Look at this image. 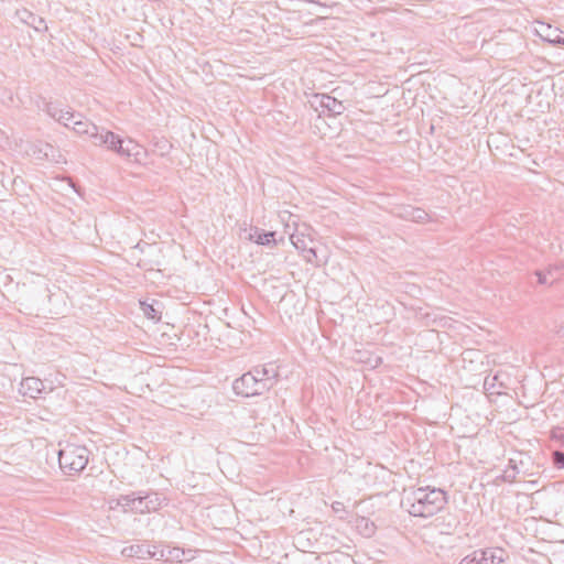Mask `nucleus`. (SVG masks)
<instances>
[{"instance_id":"obj_1","label":"nucleus","mask_w":564,"mask_h":564,"mask_svg":"<svg viewBox=\"0 0 564 564\" xmlns=\"http://www.w3.org/2000/svg\"><path fill=\"white\" fill-rule=\"evenodd\" d=\"M447 503V495L440 488L420 487L404 490L401 507L413 517L430 518Z\"/></svg>"},{"instance_id":"obj_2","label":"nucleus","mask_w":564,"mask_h":564,"mask_svg":"<svg viewBox=\"0 0 564 564\" xmlns=\"http://www.w3.org/2000/svg\"><path fill=\"white\" fill-rule=\"evenodd\" d=\"M276 377L278 371L273 367L257 366L236 379L232 389L236 394L247 398L260 395L274 386Z\"/></svg>"},{"instance_id":"obj_3","label":"nucleus","mask_w":564,"mask_h":564,"mask_svg":"<svg viewBox=\"0 0 564 564\" xmlns=\"http://www.w3.org/2000/svg\"><path fill=\"white\" fill-rule=\"evenodd\" d=\"M89 451L84 445L67 443L58 449L61 470L67 476L82 473L88 464Z\"/></svg>"},{"instance_id":"obj_4","label":"nucleus","mask_w":564,"mask_h":564,"mask_svg":"<svg viewBox=\"0 0 564 564\" xmlns=\"http://www.w3.org/2000/svg\"><path fill=\"white\" fill-rule=\"evenodd\" d=\"M91 142L95 145H105L108 150H112L123 158L138 156L141 151V147L134 141H124L118 134L104 128L97 130Z\"/></svg>"},{"instance_id":"obj_5","label":"nucleus","mask_w":564,"mask_h":564,"mask_svg":"<svg viewBox=\"0 0 564 564\" xmlns=\"http://www.w3.org/2000/svg\"><path fill=\"white\" fill-rule=\"evenodd\" d=\"M312 105L316 110L322 109L323 112H327L330 116L341 115L346 109L343 101L326 94H315Z\"/></svg>"},{"instance_id":"obj_6","label":"nucleus","mask_w":564,"mask_h":564,"mask_svg":"<svg viewBox=\"0 0 564 564\" xmlns=\"http://www.w3.org/2000/svg\"><path fill=\"white\" fill-rule=\"evenodd\" d=\"M137 506L133 509L134 513L141 514L158 511L164 501V498L158 492H147L145 495L137 492Z\"/></svg>"},{"instance_id":"obj_7","label":"nucleus","mask_w":564,"mask_h":564,"mask_svg":"<svg viewBox=\"0 0 564 564\" xmlns=\"http://www.w3.org/2000/svg\"><path fill=\"white\" fill-rule=\"evenodd\" d=\"M475 556L478 564H501L509 558L508 552L501 547L475 550Z\"/></svg>"},{"instance_id":"obj_8","label":"nucleus","mask_w":564,"mask_h":564,"mask_svg":"<svg viewBox=\"0 0 564 564\" xmlns=\"http://www.w3.org/2000/svg\"><path fill=\"white\" fill-rule=\"evenodd\" d=\"M28 154L34 156L37 160H47V161H55L56 160V153L57 150L55 147H53L50 143L37 141L34 143H31L29 149L26 150Z\"/></svg>"},{"instance_id":"obj_9","label":"nucleus","mask_w":564,"mask_h":564,"mask_svg":"<svg viewBox=\"0 0 564 564\" xmlns=\"http://www.w3.org/2000/svg\"><path fill=\"white\" fill-rule=\"evenodd\" d=\"M534 274L538 278L539 284L542 285H552L555 281H557L562 274H564V264L555 263L549 265L545 270H536Z\"/></svg>"},{"instance_id":"obj_10","label":"nucleus","mask_w":564,"mask_h":564,"mask_svg":"<svg viewBox=\"0 0 564 564\" xmlns=\"http://www.w3.org/2000/svg\"><path fill=\"white\" fill-rule=\"evenodd\" d=\"M15 14L22 23L33 28L36 32H46L48 29L43 18L37 17L28 9L17 10Z\"/></svg>"},{"instance_id":"obj_11","label":"nucleus","mask_w":564,"mask_h":564,"mask_svg":"<svg viewBox=\"0 0 564 564\" xmlns=\"http://www.w3.org/2000/svg\"><path fill=\"white\" fill-rule=\"evenodd\" d=\"M46 112L50 117L64 124L65 127H69V121H74L76 118H79V113L61 109L57 105L54 104L46 105Z\"/></svg>"},{"instance_id":"obj_12","label":"nucleus","mask_w":564,"mask_h":564,"mask_svg":"<svg viewBox=\"0 0 564 564\" xmlns=\"http://www.w3.org/2000/svg\"><path fill=\"white\" fill-rule=\"evenodd\" d=\"M399 216L404 220L421 224L430 220V215L424 209L411 205L403 206L399 212Z\"/></svg>"},{"instance_id":"obj_13","label":"nucleus","mask_w":564,"mask_h":564,"mask_svg":"<svg viewBox=\"0 0 564 564\" xmlns=\"http://www.w3.org/2000/svg\"><path fill=\"white\" fill-rule=\"evenodd\" d=\"M275 235V231H264L258 227H253L250 230L249 239L260 246L274 247L278 243Z\"/></svg>"},{"instance_id":"obj_14","label":"nucleus","mask_w":564,"mask_h":564,"mask_svg":"<svg viewBox=\"0 0 564 564\" xmlns=\"http://www.w3.org/2000/svg\"><path fill=\"white\" fill-rule=\"evenodd\" d=\"M44 389V383L35 377L24 378L20 384V392L30 398H36Z\"/></svg>"},{"instance_id":"obj_15","label":"nucleus","mask_w":564,"mask_h":564,"mask_svg":"<svg viewBox=\"0 0 564 564\" xmlns=\"http://www.w3.org/2000/svg\"><path fill=\"white\" fill-rule=\"evenodd\" d=\"M72 129L79 135H87L90 140H93L97 130L99 129L95 123L86 119L82 113H79V118H76L73 121Z\"/></svg>"},{"instance_id":"obj_16","label":"nucleus","mask_w":564,"mask_h":564,"mask_svg":"<svg viewBox=\"0 0 564 564\" xmlns=\"http://www.w3.org/2000/svg\"><path fill=\"white\" fill-rule=\"evenodd\" d=\"M122 555L126 557L138 558V560H150L151 558V545L147 543L132 544L123 547Z\"/></svg>"},{"instance_id":"obj_17","label":"nucleus","mask_w":564,"mask_h":564,"mask_svg":"<svg viewBox=\"0 0 564 564\" xmlns=\"http://www.w3.org/2000/svg\"><path fill=\"white\" fill-rule=\"evenodd\" d=\"M541 39L553 45L564 44V34L557 29H553L549 24L541 23V30L536 31Z\"/></svg>"},{"instance_id":"obj_18","label":"nucleus","mask_w":564,"mask_h":564,"mask_svg":"<svg viewBox=\"0 0 564 564\" xmlns=\"http://www.w3.org/2000/svg\"><path fill=\"white\" fill-rule=\"evenodd\" d=\"M137 492H131L129 495H121L117 498V506H120L122 508L123 512H133L137 506Z\"/></svg>"},{"instance_id":"obj_19","label":"nucleus","mask_w":564,"mask_h":564,"mask_svg":"<svg viewBox=\"0 0 564 564\" xmlns=\"http://www.w3.org/2000/svg\"><path fill=\"white\" fill-rule=\"evenodd\" d=\"M186 552L181 547H165V562L166 563H182Z\"/></svg>"},{"instance_id":"obj_20","label":"nucleus","mask_w":564,"mask_h":564,"mask_svg":"<svg viewBox=\"0 0 564 564\" xmlns=\"http://www.w3.org/2000/svg\"><path fill=\"white\" fill-rule=\"evenodd\" d=\"M356 528L359 530V532L364 535V536H371L375 531H376V525L373 522H371L369 519L367 518H358L356 520Z\"/></svg>"},{"instance_id":"obj_21","label":"nucleus","mask_w":564,"mask_h":564,"mask_svg":"<svg viewBox=\"0 0 564 564\" xmlns=\"http://www.w3.org/2000/svg\"><path fill=\"white\" fill-rule=\"evenodd\" d=\"M503 384L499 382V376L495 375L492 377H486L484 381V388L491 393L500 394L501 392L498 390V388H502Z\"/></svg>"},{"instance_id":"obj_22","label":"nucleus","mask_w":564,"mask_h":564,"mask_svg":"<svg viewBox=\"0 0 564 564\" xmlns=\"http://www.w3.org/2000/svg\"><path fill=\"white\" fill-rule=\"evenodd\" d=\"M292 245L301 252H304L308 248L306 238L300 234H293L290 237Z\"/></svg>"},{"instance_id":"obj_23","label":"nucleus","mask_w":564,"mask_h":564,"mask_svg":"<svg viewBox=\"0 0 564 564\" xmlns=\"http://www.w3.org/2000/svg\"><path fill=\"white\" fill-rule=\"evenodd\" d=\"M517 474H518V468L513 464V460H510V468L505 470V473L502 475V479L505 481L512 482V481H514Z\"/></svg>"},{"instance_id":"obj_24","label":"nucleus","mask_w":564,"mask_h":564,"mask_svg":"<svg viewBox=\"0 0 564 564\" xmlns=\"http://www.w3.org/2000/svg\"><path fill=\"white\" fill-rule=\"evenodd\" d=\"M151 558L165 562V547L151 546Z\"/></svg>"},{"instance_id":"obj_25","label":"nucleus","mask_w":564,"mask_h":564,"mask_svg":"<svg viewBox=\"0 0 564 564\" xmlns=\"http://www.w3.org/2000/svg\"><path fill=\"white\" fill-rule=\"evenodd\" d=\"M142 305L144 306L143 312L147 317H149L151 319H160L161 318V313L158 310H155L153 307V305H145L144 303H142Z\"/></svg>"},{"instance_id":"obj_26","label":"nucleus","mask_w":564,"mask_h":564,"mask_svg":"<svg viewBox=\"0 0 564 564\" xmlns=\"http://www.w3.org/2000/svg\"><path fill=\"white\" fill-rule=\"evenodd\" d=\"M553 464L557 468H564V452L555 451L552 453Z\"/></svg>"},{"instance_id":"obj_27","label":"nucleus","mask_w":564,"mask_h":564,"mask_svg":"<svg viewBox=\"0 0 564 564\" xmlns=\"http://www.w3.org/2000/svg\"><path fill=\"white\" fill-rule=\"evenodd\" d=\"M302 253H303L304 259H305L307 262H311V263H313V262H314V260H315V259H316V257H317V256H316V251H315V249H314V248H312V247H308V248H307L304 252H302Z\"/></svg>"},{"instance_id":"obj_28","label":"nucleus","mask_w":564,"mask_h":564,"mask_svg":"<svg viewBox=\"0 0 564 564\" xmlns=\"http://www.w3.org/2000/svg\"><path fill=\"white\" fill-rule=\"evenodd\" d=\"M475 551L468 555H466L458 564H478V561L476 560Z\"/></svg>"},{"instance_id":"obj_29","label":"nucleus","mask_w":564,"mask_h":564,"mask_svg":"<svg viewBox=\"0 0 564 564\" xmlns=\"http://www.w3.org/2000/svg\"><path fill=\"white\" fill-rule=\"evenodd\" d=\"M332 508H333V510H334L336 513H339V512H341V511H344V510H345L344 503L338 502V501H335V502L332 505Z\"/></svg>"},{"instance_id":"obj_30","label":"nucleus","mask_w":564,"mask_h":564,"mask_svg":"<svg viewBox=\"0 0 564 564\" xmlns=\"http://www.w3.org/2000/svg\"><path fill=\"white\" fill-rule=\"evenodd\" d=\"M43 292H44V299L50 301L51 300V291L46 283H44V285H43Z\"/></svg>"},{"instance_id":"obj_31","label":"nucleus","mask_w":564,"mask_h":564,"mask_svg":"<svg viewBox=\"0 0 564 564\" xmlns=\"http://www.w3.org/2000/svg\"><path fill=\"white\" fill-rule=\"evenodd\" d=\"M562 436H563L562 429H554V430H552V437L553 438H558V437H562Z\"/></svg>"},{"instance_id":"obj_32","label":"nucleus","mask_w":564,"mask_h":564,"mask_svg":"<svg viewBox=\"0 0 564 564\" xmlns=\"http://www.w3.org/2000/svg\"><path fill=\"white\" fill-rule=\"evenodd\" d=\"M108 503H109V508H110V509H112V510H115V509H117V508H119V507H120V506H117V498H115V499H110V500L108 501Z\"/></svg>"},{"instance_id":"obj_33","label":"nucleus","mask_w":564,"mask_h":564,"mask_svg":"<svg viewBox=\"0 0 564 564\" xmlns=\"http://www.w3.org/2000/svg\"><path fill=\"white\" fill-rule=\"evenodd\" d=\"M557 334H558L561 337H564V322L558 326V328H557Z\"/></svg>"},{"instance_id":"obj_34","label":"nucleus","mask_w":564,"mask_h":564,"mask_svg":"<svg viewBox=\"0 0 564 564\" xmlns=\"http://www.w3.org/2000/svg\"><path fill=\"white\" fill-rule=\"evenodd\" d=\"M432 322H433V324H437V318H436V316H435V317H433Z\"/></svg>"},{"instance_id":"obj_35","label":"nucleus","mask_w":564,"mask_h":564,"mask_svg":"<svg viewBox=\"0 0 564 564\" xmlns=\"http://www.w3.org/2000/svg\"><path fill=\"white\" fill-rule=\"evenodd\" d=\"M424 317L430 318V317H431V314L426 313V314L424 315Z\"/></svg>"},{"instance_id":"obj_36","label":"nucleus","mask_w":564,"mask_h":564,"mask_svg":"<svg viewBox=\"0 0 564 564\" xmlns=\"http://www.w3.org/2000/svg\"><path fill=\"white\" fill-rule=\"evenodd\" d=\"M72 126H73V121H69V127H68V128H70V129H72Z\"/></svg>"}]
</instances>
